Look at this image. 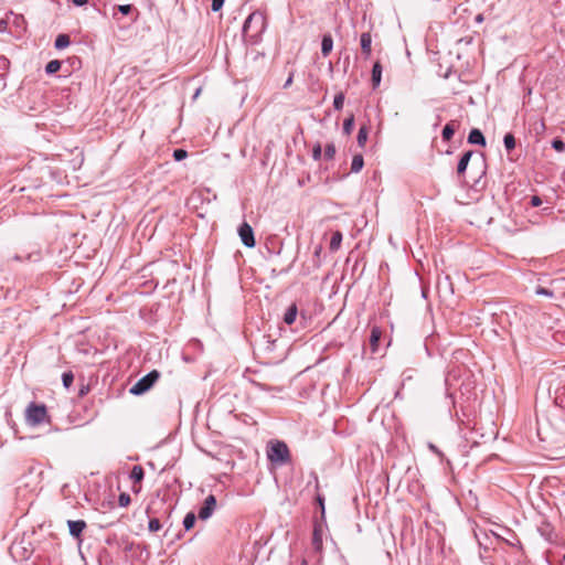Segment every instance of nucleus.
I'll return each instance as SVG.
<instances>
[{
	"label": "nucleus",
	"mask_w": 565,
	"mask_h": 565,
	"mask_svg": "<svg viewBox=\"0 0 565 565\" xmlns=\"http://www.w3.org/2000/svg\"><path fill=\"white\" fill-rule=\"evenodd\" d=\"M321 250H322V247H321V246H318V247L316 248V250H315V256H316V257H319V256H320Z\"/></svg>",
	"instance_id": "44"
},
{
	"label": "nucleus",
	"mask_w": 565,
	"mask_h": 565,
	"mask_svg": "<svg viewBox=\"0 0 565 565\" xmlns=\"http://www.w3.org/2000/svg\"><path fill=\"white\" fill-rule=\"evenodd\" d=\"M335 146L333 143H328L324 147L323 156L327 160H332L335 156Z\"/></svg>",
	"instance_id": "26"
},
{
	"label": "nucleus",
	"mask_w": 565,
	"mask_h": 565,
	"mask_svg": "<svg viewBox=\"0 0 565 565\" xmlns=\"http://www.w3.org/2000/svg\"><path fill=\"white\" fill-rule=\"evenodd\" d=\"M61 68V62L58 60L50 61L45 66L46 74L51 75L56 73Z\"/></svg>",
	"instance_id": "22"
},
{
	"label": "nucleus",
	"mask_w": 565,
	"mask_h": 565,
	"mask_svg": "<svg viewBox=\"0 0 565 565\" xmlns=\"http://www.w3.org/2000/svg\"><path fill=\"white\" fill-rule=\"evenodd\" d=\"M186 157H188V152L184 149L179 148L173 151V158L175 161H181V160L185 159Z\"/></svg>",
	"instance_id": "34"
},
{
	"label": "nucleus",
	"mask_w": 565,
	"mask_h": 565,
	"mask_svg": "<svg viewBox=\"0 0 565 565\" xmlns=\"http://www.w3.org/2000/svg\"><path fill=\"white\" fill-rule=\"evenodd\" d=\"M195 524V515L189 512L183 519V526L186 531L191 530Z\"/></svg>",
	"instance_id": "25"
},
{
	"label": "nucleus",
	"mask_w": 565,
	"mask_h": 565,
	"mask_svg": "<svg viewBox=\"0 0 565 565\" xmlns=\"http://www.w3.org/2000/svg\"><path fill=\"white\" fill-rule=\"evenodd\" d=\"M318 501H319V504H320L321 510H322V512H323V511H324V503H323V499H322V498H320V497H318Z\"/></svg>",
	"instance_id": "45"
},
{
	"label": "nucleus",
	"mask_w": 565,
	"mask_h": 565,
	"mask_svg": "<svg viewBox=\"0 0 565 565\" xmlns=\"http://www.w3.org/2000/svg\"><path fill=\"white\" fill-rule=\"evenodd\" d=\"M360 43H361V50H362L363 54H365L366 56H370L371 52H372V49H371V45H372L371 33L370 32L362 33L361 34V39H360Z\"/></svg>",
	"instance_id": "9"
},
{
	"label": "nucleus",
	"mask_w": 565,
	"mask_h": 565,
	"mask_svg": "<svg viewBox=\"0 0 565 565\" xmlns=\"http://www.w3.org/2000/svg\"><path fill=\"white\" fill-rule=\"evenodd\" d=\"M343 104H344V94L343 93L337 94L333 99L334 109L341 110L343 108Z\"/></svg>",
	"instance_id": "29"
},
{
	"label": "nucleus",
	"mask_w": 565,
	"mask_h": 565,
	"mask_svg": "<svg viewBox=\"0 0 565 565\" xmlns=\"http://www.w3.org/2000/svg\"><path fill=\"white\" fill-rule=\"evenodd\" d=\"M367 136H369V130L365 126H362L360 129H359V132H358V137H356V141H358V145L360 147H364L366 140H367Z\"/></svg>",
	"instance_id": "21"
},
{
	"label": "nucleus",
	"mask_w": 565,
	"mask_h": 565,
	"mask_svg": "<svg viewBox=\"0 0 565 565\" xmlns=\"http://www.w3.org/2000/svg\"><path fill=\"white\" fill-rule=\"evenodd\" d=\"M364 166V159L362 154H355L351 162V172L358 173L362 170Z\"/></svg>",
	"instance_id": "17"
},
{
	"label": "nucleus",
	"mask_w": 565,
	"mask_h": 565,
	"mask_svg": "<svg viewBox=\"0 0 565 565\" xmlns=\"http://www.w3.org/2000/svg\"><path fill=\"white\" fill-rule=\"evenodd\" d=\"M266 29V18L259 11L252 12L245 20L242 33L245 39L256 43Z\"/></svg>",
	"instance_id": "1"
},
{
	"label": "nucleus",
	"mask_w": 565,
	"mask_h": 565,
	"mask_svg": "<svg viewBox=\"0 0 565 565\" xmlns=\"http://www.w3.org/2000/svg\"><path fill=\"white\" fill-rule=\"evenodd\" d=\"M429 448H430L434 452H436V454L440 455V452H439L438 448H437L435 445L429 444Z\"/></svg>",
	"instance_id": "43"
},
{
	"label": "nucleus",
	"mask_w": 565,
	"mask_h": 565,
	"mask_svg": "<svg viewBox=\"0 0 565 565\" xmlns=\"http://www.w3.org/2000/svg\"><path fill=\"white\" fill-rule=\"evenodd\" d=\"M267 459L277 466H285L291 462L289 448L285 441L270 440L266 448Z\"/></svg>",
	"instance_id": "2"
},
{
	"label": "nucleus",
	"mask_w": 565,
	"mask_h": 565,
	"mask_svg": "<svg viewBox=\"0 0 565 565\" xmlns=\"http://www.w3.org/2000/svg\"><path fill=\"white\" fill-rule=\"evenodd\" d=\"M552 147L557 152H564L565 151V142L562 139H559V138H555L552 141Z\"/></svg>",
	"instance_id": "32"
},
{
	"label": "nucleus",
	"mask_w": 565,
	"mask_h": 565,
	"mask_svg": "<svg viewBox=\"0 0 565 565\" xmlns=\"http://www.w3.org/2000/svg\"><path fill=\"white\" fill-rule=\"evenodd\" d=\"M322 148L320 143H316L312 148V158L319 160L321 158Z\"/></svg>",
	"instance_id": "36"
},
{
	"label": "nucleus",
	"mask_w": 565,
	"mask_h": 565,
	"mask_svg": "<svg viewBox=\"0 0 565 565\" xmlns=\"http://www.w3.org/2000/svg\"><path fill=\"white\" fill-rule=\"evenodd\" d=\"M70 43H71V40L67 34H60V35H57L54 45H55V49L63 50V49L67 47L70 45Z\"/></svg>",
	"instance_id": "19"
},
{
	"label": "nucleus",
	"mask_w": 565,
	"mask_h": 565,
	"mask_svg": "<svg viewBox=\"0 0 565 565\" xmlns=\"http://www.w3.org/2000/svg\"><path fill=\"white\" fill-rule=\"evenodd\" d=\"M381 78H382V65L380 62H375L372 67V76H371V81H372L374 88H376L380 85Z\"/></svg>",
	"instance_id": "12"
},
{
	"label": "nucleus",
	"mask_w": 565,
	"mask_h": 565,
	"mask_svg": "<svg viewBox=\"0 0 565 565\" xmlns=\"http://www.w3.org/2000/svg\"><path fill=\"white\" fill-rule=\"evenodd\" d=\"M11 22L9 12L6 14L4 18L0 19V33H7L9 32V24Z\"/></svg>",
	"instance_id": "30"
},
{
	"label": "nucleus",
	"mask_w": 565,
	"mask_h": 565,
	"mask_svg": "<svg viewBox=\"0 0 565 565\" xmlns=\"http://www.w3.org/2000/svg\"><path fill=\"white\" fill-rule=\"evenodd\" d=\"M118 10L124 15H127V14H129L131 12L132 6L131 4H121V6L118 7Z\"/></svg>",
	"instance_id": "37"
},
{
	"label": "nucleus",
	"mask_w": 565,
	"mask_h": 565,
	"mask_svg": "<svg viewBox=\"0 0 565 565\" xmlns=\"http://www.w3.org/2000/svg\"><path fill=\"white\" fill-rule=\"evenodd\" d=\"M160 373L157 370H152L147 375L142 376L135 385L129 390L132 395H141L149 391L154 383L159 380Z\"/></svg>",
	"instance_id": "4"
},
{
	"label": "nucleus",
	"mask_w": 565,
	"mask_h": 565,
	"mask_svg": "<svg viewBox=\"0 0 565 565\" xmlns=\"http://www.w3.org/2000/svg\"><path fill=\"white\" fill-rule=\"evenodd\" d=\"M298 308L296 303H291L284 315V321L287 324H292L297 318Z\"/></svg>",
	"instance_id": "14"
},
{
	"label": "nucleus",
	"mask_w": 565,
	"mask_h": 565,
	"mask_svg": "<svg viewBox=\"0 0 565 565\" xmlns=\"http://www.w3.org/2000/svg\"><path fill=\"white\" fill-rule=\"evenodd\" d=\"M541 204H542V200H541V198H539V196H536V195L532 196V199H531V205H532V206L537 207V206H540Z\"/></svg>",
	"instance_id": "39"
},
{
	"label": "nucleus",
	"mask_w": 565,
	"mask_h": 565,
	"mask_svg": "<svg viewBox=\"0 0 565 565\" xmlns=\"http://www.w3.org/2000/svg\"><path fill=\"white\" fill-rule=\"evenodd\" d=\"M238 235H239L242 243L246 247L252 248L256 245L255 237H254V231L247 222H243L241 224V226L238 227Z\"/></svg>",
	"instance_id": "5"
},
{
	"label": "nucleus",
	"mask_w": 565,
	"mask_h": 565,
	"mask_svg": "<svg viewBox=\"0 0 565 565\" xmlns=\"http://www.w3.org/2000/svg\"><path fill=\"white\" fill-rule=\"evenodd\" d=\"M47 411L44 404H36L31 402L25 409L26 423L32 426H38L46 420Z\"/></svg>",
	"instance_id": "3"
},
{
	"label": "nucleus",
	"mask_w": 565,
	"mask_h": 565,
	"mask_svg": "<svg viewBox=\"0 0 565 565\" xmlns=\"http://www.w3.org/2000/svg\"><path fill=\"white\" fill-rule=\"evenodd\" d=\"M132 490H134L135 492H139L140 487L136 488V486H134V487H132Z\"/></svg>",
	"instance_id": "47"
},
{
	"label": "nucleus",
	"mask_w": 565,
	"mask_h": 565,
	"mask_svg": "<svg viewBox=\"0 0 565 565\" xmlns=\"http://www.w3.org/2000/svg\"><path fill=\"white\" fill-rule=\"evenodd\" d=\"M455 134V121L448 122L441 132V137L445 141H449Z\"/></svg>",
	"instance_id": "20"
},
{
	"label": "nucleus",
	"mask_w": 565,
	"mask_h": 565,
	"mask_svg": "<svg viewBox=\"0 0 565 565\" xmlns=\"http://www.w3.org/2000/svg\"><path fill=\"white\" fill-rule=\"evenodd\" d=\"M74 375L72 372H64L62 375V382L65 388H70L73 384Z\"/></svg>",
	"instance_id": "28"
},
{
	"label": "nucleus",
	"mask_w": 565,
	"mask_h": 565,
	"mask_svg": "<svg viewBox=\"0 0 565 565\" xmlns=\"http://www.w3.org/2000/svg\"><path fill=\"white\" fill-rule=\"evenodd\" d=\"M472 154H473V152L471 150H469V151H466L461 156V158H460V160L458 162V166H457V173L459 175H461V174H463L466 172L468 163H469L470 158H471Z\"/></svg>",
	"instance_id": "11"
},
{
	"label": "nucleus",
	"mask_w": 565,
	"mask_h": 565,
	"mask_svg": "<svg viewBox=\"0 0 565 565\" xmlns=\"http://www.w3.org/2000/svg\"><path fill=\"white\" fill-rule=\"evenodd\" d=\"M129 477L135 483H140L145 477L143 468L139 465L134 466Z\"/></svg>",
	"instance_id": "15"
},
{
	"label": "nucleus",
	"mask_w": 565,
	"mask_h": 565,
	"mask_svg": "<svg viewBox=\"0 0 565 565\" xmlns=\"http://www.w3.org/2000/svg\"><path fill=\"white\" fill-rule=\"evenodd\" d=\"M9 15H10V19H11L10 24L15 26L17 29H23L24 28L25 20L23 18V15L15 14L12 11L9 12Z\"/></svg>",
	"instance_id": "18"
},
{
	"label": "nucleus",
	"mask_w": 565,
	"mask_h": 565,
	"mask_svg": "<svg viewBox=\"0 0 565 565\" xmlns=\"http://www.w3.org/2000/svg\"><path fill=\"white\" fill-rule=\"evenodd\" d=\"M475 20L477 23H481L483 21V14L480 13V14L476 15Z\"/></svg>",
	"instance_id": "42"
},
{
	"label": "nucleus",
	"mask_w": 565,
	"mask_h": 565,
	"mask_svg": "<svg viewBox=\"0 0 565 565\" xmlns=\"http://www.w3.org/2000/svg\"><path fill=\"white\" fill-rule=\"evenodd\" d=\"M70 534L74 537H79L84 529L86 527V522L83 520L67 522Z\"/></svg>",
	"instance_id": "7"
},
{
	"label": "nucleus",
	"mask_w": 565,
	"mask_h": 565,
	"mask_svg": "<svg viewBox=\"0 0 565 565\" xmlns=\"http://www.w3.org/2000/svg\"><path fill=\"white\" fill-rule=\"evenodd\" d=\"M535 294L539 296H545V297H550V298L554 297V292L551 289H547V288H544L541 286H539L535 289Z\"/></svg>",
	"instance_id": "35"
},
{
	"label": "nucleus",
	"mask_w": 565,
	"mask_h": 565,
	"mask_svg": "<svg viewBox=\"0 0 565 565\" xmlns=\"http://www.w3.org/2000/svg\"><path fill=\"white\" fill-rule=\"evenodd\" d=\"M504 147L508 151H511L515 148V138L511 132L505 134L503 138Z\"/></svg>",
	"instance_id": "23"
},
{
	"label": "nucleus",
	"mask_w": 565,
	"mask_h": 565,
	"mask_svg": "<svg viewBox=\"0 0 565 565\" xmlns=\"http://www.w3.org/2000/svg\"><path fill=\"white\" fill-rule=\"evenodd\" d=\"M381 337H382L381 329L379 327H373L371 329V334H370V347H371L372 352H376Z\"/></svg>",
	"instance_id": "10"
},
{
	"label": "nucleus",
	"mask_w": 565,
	"mask_h": 565,
	"mask_svg": "<svg viewBox=\"0 0 565 565\" xmlns=\"http://www.w3.org/2000/svg\"><path fill=\"white\" fill-rule=\"evenodd\" d=\"M449 381H450V375H448V376L445 379V383H446V385H447V386L449 385Z\"/></svg>",
	"instance_id": "46"
},
{
	"label": "nucleus",
	"mask_w": 565,
	"mask_h": 565,
	"mask_svg": "<svg viewBox=\"0 0 565 565\" xmlns=\"http://www.w3.org/2000/svg\"><path fill=\"white\" fill-rule=\"evenodd\" d=\"M162 527V524L161 522L159 521V519L157 518H151L148 522V530L150 532H158L159 530H161Z\"/></svg>",
	"instance_id": "27"
},
{
	"label": "nucleus",
	"mask_w": 565,
	"mask_h": 565,
	"mask_svg": "<svg viewBox=\"0 0 565 565\" xmlns=\"http://www.w3.org/2000/svg\"><path fill=\"white\" fill-rule=\"evenodd\" d=\"M333 47V40L330 34H324L321 41V53L323 56H328Z\"/></svg>",
	"instance_id": "13"
},
{
	"label": "nucleus",
	"mask_w": 565,
	"mask_h": 565,
	"mask_svg": "<svg viewBox=\"0 0 565 565\" xmlns=\"http://www.w3.org/2000/svg\"><path fill=\"white\" fill-rule=\"evenodd\" d=\"M216 508V498L213 494H210L205 498L203 505L200 508L198 512V516L201 520H207L214 512Z\"/></svg>",
	"instance_id": "6"
},
{
	"label": "nucleus",
	"mask_w": 565,
	"mask_h": 565,
	"mask_svg": "<svg viewBox=\"0 0 565 565\" xmlns=\"http://www.w3.org/2000/svg\"><path fill=\"white\" fill-rule=\"evenodd\" d=\"M224 3V0H212V10L218 11Z\"/></svg>",
	"instance_id": "38"
},
{
	"label": "nucleus",
	"mask_w": 565,
	"mask_h": 565,
	"mask_svg": "<svg viewBox=\"0 0 565 565\" xmlns=\"http://www.w3.org/2000/svg\"><path fill=\"white\" fill-rule=\"evenodd\" d=\"M341 242H342V233L340 231H335L332 236H331V239H330V250L331 252H337L340 246H341Z\"/></svg>",
	"instance_id": "16"
},
{
	"label": "nucleus",
	"mask_w": 565,
	"mask_h": 565,
	"mask_svg": "<svg viewBox=\"0 0 565 565\" xmlns=\"http://www.w3.org/2000/svg\"><path fill=\"white\" fill-rule=\"evenodd\" d=\"M130 501H131L130 495L126 492L120 493L118 497L119 507L125 508V507L129 505Z\"/></svg>",
	"instance_id": "33"
},
{
	"label": "nucleus",
	"mask_w": 565,
	"mask_h": 565,
	"mask_svg": "<svg viewBox=\"0 0 565 565\" xmlns=\"http://www.w3.org/2000/svg\"><path fill=\"white\" fill-rule=\"evenodd\" d=\"M312 544H313L316 550H320L321 546H322L321 534H320V532L317 529H315V531H313Z\"/></svg>",
	"instance_id": "31"
},
{
	"label": "nucleus",
	"mask_w": 565,
	"mask_h": 565,
	"mask_svg": "<svg viewBox=\"0 0 565 565\" xmlns=\"http://www.w3.org/2000/svg\"><path fill=\"white\" fill-rule=\"evenodd\" d=\"M563 563L565 564V556L563 557Z\"/></svg>",
	"instance_id": "48"
},
{
	"label": "nucleus",
	"mask_w": 565,
	"mask_h": 565,
	"mask_svg": "<svg viewBox=\"0 0 565 565\" xmlns=\"http://www.w3.org/2000/svg\"><path fill=\"white\" fill-rule=\"evenodd\" d=\"M73 4L76 7H82L88 2V0H72Z\"/></svg>",
	"instance_id": "41"
},
{
	"label": "nucleus",
	"mask_w": 565,
	"mask_h": 565,
	"mask_svg": "<svg viewBox=\"0 0 565 565\" xmlns=\"http://www.w3.org/2000/svg\"><path fill=\"white\" fill-rule=\"evenodd\" d=\"M354 127V116L351 114L348 118L343 121V132L345 135H350Z\"/></svg>",
	"instance_id": "24"
},
{
	"label": "nucleus",
	"mask_w": 565,
	"mask_h": 565,
	"mask_svg": "<svg viewBox=\"0 0 565 565\" xmlns=\"http://www.w3.org/2000/svg\"><path fill=\"white\" fill-rule=\"evenodd\" d=\"M468 142L471 145H478V146L484 147L486 138L480 129L473 128L469 132Z\"/></svg>",
	"instance_id": "8"
},
{
	"label": "nucleus",
	"mask_w": 565,
	"mask_h": 565,
	"mask_svg": "<svg viewBox=\"0 0 565 565\" xmlns=\"http://www.w3.org/2000/svg\"><path fill=\"white\" fill-rule=\"evenodd\" d=\"M292 79H294V72H291L289 74L288 78L286 79V82L284 84V88H288L292 84Z\"/></svg>",
	"instance_id": "40"
}]
</instances>
